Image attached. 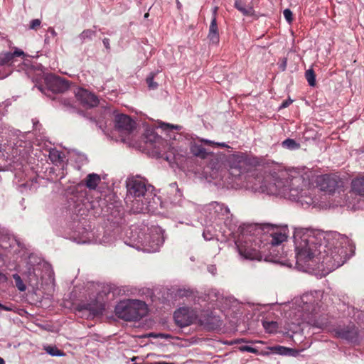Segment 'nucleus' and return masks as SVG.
Listing matches in <instances>:
<instances>
[{"label": "nucleus", "instance_id": "obj_1", "mask_svg": "<svg viewBox=\"0 0 364 364\" xmlns=\"http://www.w3.org/2000/svg\"><path fill=\"white\" fill-rule=\"evenodd\" d=\"M296 264L302 268H313L321 263L328 271L343 264L353 246L345 235L336 232L315 234L304 228L294 234Z\"/></svg>", "mask_w": 364, "mask_h": 364}, {"label": "nucleus", "instance_id": "obj_2", "mask_svg": "<svg viewBox=\"0 0 364 364\" xmlns=\"http://www.w3.org/2000/svg\"><path fill=\"white\" fill-rule=\"evenodd\" d=\"M116 315L124 321L139 320L147 313L145 302L137 299H127L119 301L115 306Z\"/></svg>", "mask_w": 364, "mask_h": 364}, {"label": "nucleus", "instance_id": "obj_3", "mask_svg": "<svg viewBox=\"0 0 364 364\" xmlns=\"http://www.w3.org/2000/svg\"><path fill=\"white\" fill-rule=\"evenodd\" d=\"M258 158L245 154L232 155L230 159V166L232 175H240L248 172L259 164Z\"/></svg>", "mask_w": 364, "mask_h": 364}, {"label": "nucleus", "instance_id": "obj_4", "mask_svg": "<svg viewBox=\"0 0 364 364\" xmlns=\"http://www.w3.org/2000/svg\"><path fill=\"white\" fill-rule=\"evenodd\" d=\"M255 230L258 232H263L269 235V238L266 239L267 242L272 246H277L286 241L287 239L288 230L287 226L280 227L271 224H264L257 226Z\"/></svg>", "mask_w": 364, "mask_h": 364}, {"label": "nucleus", "instance_id": "obj_5", "mask_svg": "<svg viewBox=\"0 0 364 364\" xmlns=\"http://www.w3.org/2000/svg\"><path fill=\"white\" fill-rule=\"evenodd\" d=\"M127 189L129 194L135 198L132 201V209L134 213H139L144 210V204H140L139 199L146 192V188L144 181L139 177L129 178L127 182Z\"/></svg>", "mask_w": 364, "mask_h": 364}, {"label": "nucleus", "instance_id": "obj_6", "mask_svg": "<svg viewBox=\"0 0 364 364\" xmlns=\"http://www.w3.org/2000/svg\"><path fill=\"white\" fill-rule=\"evenodd\" d=\"M316 183L322 191L333 193L339 191L343 186V181L336 174H324L317 177Z\"/></svg>", "mask_w": 364, "mask_h": 364}, {"label": "nucleus", "instance_id": "obj_7", "mask_svg": "<svg viewBox=\"0 0 364 364\" xmlns=\"http://www.w3.org/2000/svg\"><path fill=\"white\" fill-rule=\"evenodd\" d=\"M173 318L178 326L186 327L193 323L196 321L198 315L195 310L182 307L174 312Z\"/></svg>", "mask_w": 364, "mask_h": 364}, {"label": "nucleus", "instance_id": "obj_8", "mask_svg": "<svg viewBox=\"0 0 364 364\" xmlns=\"http://www.w3.org/2000/svg\"><path fill=\"white\" fill-rule=\"evenodd\" d=\"M144 141L147 148L154 149L156 154L163 151L166 141L153 129H147L144 134Z\"/></svg>", "mask_w": 364, "mask_h": 364}, {"label": "nucleus", "instance_id": "obj_9", "mask_svg": "<svg viewBox=\"0 0 364 364\" xmlns=\"http://www.w3.org/2000/svg\"><path fill=\"white\" fill-rule=\"evenodd\" d=\"M134 122L128 115L119 114L114 118V127L119 133L129 134L134 128Z\"/></svg>", "mask_w": 364, "mask_h": 364}, {"label": "nucleus", "instance_id": "obj_10", "mask_svg": "<svg viewBox=\"0 0 364 364\" xmlns=\"http://www.w3.org/2000/svg\"><path fill=\"white\" fill-rule=\"evenodd\" d=\"M237 249L239 254L245 259L250 260H261L262 258L260 251L255 247H252V245H249L247 242H245L244 245H237Z\"/></svg>", "mask_w": 364, "mask_h": 364}, {"label": "nucleus", "instance_id": "obj_11", "mask_svg": "<svg viewBox=\"0 0 364 364\" xmlns=\"http://www.w3.org/2000/svg\"><path fill=\"white\" fill-rule=\"evenodd\" d=\"M77 100L85 106L89 107H96L99 100L96 95L85 89H80L76 93Z\"/></svg>", "mask_w": 364, "mask_h": 364}, {"label": "nucleus", "instance_id": "obj_12", "mask_svg": "<svg viewBox=\"0 0 364 364\" xmlns=\"http://www.w3.org/2000/svg\"><path fill=\"white\" fill-rule=\"evenodd\" d=\"M216 12H217V8L215 9L213 12V16L210 24L209 27V31L208 35V38L209 41L214 44H218L219 43L220 37H219V32H218V27L217 24V19H216Z\"/></svg>", "mask_w": 364, "mask_h": 364}, {"label": "nucleus", "instance_id": "obj_13", "mask_svg": "<svg viewBox=\"0 0 364 364\" xmlns=\"http://www.w3.org/2000/svg\"><path fill=\"white\" fill-rule=\"evenodd\" d=\"M25 55L24 52L17 48H15L14 53H0V66L11 65L14 57H24Z\"/></svg>", "mask_w": 364, "mask_h": 364}, {"label": "nucleus", "instance_id": "obj_14", "mask_svg": "<svg viewBox=\"0 0 364 364\" xmlns=\"http://www.w3.org/2000/svg\"><path fill=\"white\" fill-rule=\"evenodd\" d=\"M336 335L339 338L352 341L357 338L358 331L353 326L347 328L338 329L336 331Z\"/></svg>", "mask_w": 364, "mask_h": 364}, {"label": "nucleus", "instance_id": "obj_15", "mask_svg": "<svg viewBox=\"0 0 364 364\" xmlns=\"http://www.w3.org/2000/svg\"><path fill=\"white\" fill-rule=\"evenodd\" d=\"M191 152L196 156L203 159L207 158L208 153L205 149L198 141H191L190 144Z\"/></svg>", "mask_w": 364, "mask_h": 364}, {"label": "nucleus", "instance_id": "obj_16", "mask_svg": "<svg viewBox=\"0 0 364 364\" xmlns=\"http://www.w3.org/2000/svg\"><path fill=\"white\" fill-rule=\"evenodd\" d=\"M251 180L250 183H252V184H247L248 188H251L255 192H264L266 191V187L263 185V177L262 176L251 178Z\"/></svg>", "mask_w": 364, "mask_h": 364}, {"label": "nucleus", "instance_id": "obj_17", "mask_svg": "<svg viewBox=\"0 0 364 364\" xmlns=\"http://www.w3.org/2000/svg\"><path fill=\"white\" fill-rule=\"evenodd\" d=\"M100 177L96 173H90L85 178L86 186L91 190H95L100 182Z\"/></svg>", "mask_w": 364, "mask_h": 364}, {"label": "nucleus", "instance_id": "obj_18", "mask_svg": "<svg viewBox=\"0 0 364 364\" xmlns=\"http://www.w3.org/2000/svg\"><path fill=\"white\" fill-rule=\"evenodd\" d=\"M352 190L360 196H364V176L352 181Z\"/></svg>", "mask_w": 364, "mask_h": 364}, {"label": "nucleus", "instance_id": "obj_19", "mask_svg": "<svg viewBox=\"0 0 364 364\" xmlns=\"http://www.w3.org/2000/svg\"><path fill=\"white\" fill-rule=\"evenodd\" d=\"M48 157L53 164H58L63 161L64 154L58 150L52 149L49 152Z\"/></svg>", "mask_w": 364, "mask_h": 364}, {"label": "nucleus", "instance_id": "obj_20", "mask_svg": "<svg viewBox=\"0 0 364 364\" xmlns=\"http://www.w3.org/2000/svg\"><path fill=\"white\" fill-rule=\"evenodd\" d=\"M235 6L237 10H239L245 16H251L252 14V8L247 7L240 1H235Z\"/></svg>", "mask_w": 364, "mask_h": 364}, {"label": "nucleus", "instance_id": "obj_21", "mask_svg": "<svg viewBox=\"0 0 364 364\" xmlns=\"http://www.w3.org/2000/svg\"><path fill=\"white\" fill-rule=\"evenodd\" d=\"M263 327L266 332L269 333H275L278 330V323L275 321H264Z\"/></svg>", "mask_w": 364, "mask_h": 364}, {"label": "nucleus", "instance_id": "obj_22", "mask_svg": "<svg viewBox=\"0 0 364 364\" xmlns=\"http://www.w3.org/2000/svg\"><path fill=\"white\" fill-rule=\"evenodd\" d=\"M269 349L274 353L279 355H289L290 352L292 350L289 348H287L284 346H277L274 347L269 348Z\"/></svg>", "mask_w": 364, "mask_h": 364}, {"label": "nucleus", "instance_id": "obj_23", "mask_svg": "<svg viewBox=\"0 0 364 364\" xmlns=\"http://www.w3.org/2000/svg\"><path fill=\"white\" fill-rule=\"evenodd\" d=\"M87 309H88L91 312V314L94 316H95L102 314L103 311L105 310V307L104 305L102 304L97 305L96 307H92L90 304H88Z\"/></svg>", "mask_w": 364, "mask_h": 364}, {"label": "nucleus", "instance_id": "obj_24", "mask_svg": "<svg viewBox=\"0 0 364 364\" xmlns=\"http://www.w3.org/2000/svg\"><path fill=\"white\" fill-rule=\"evenodd\" d=\"M305 77L310 86L314 87L316 85V76L312 69H309L306 71Z\"/></svg>", "mask_w": 364, "mask_h": 364}, {"label": "nucleus", "instance_id": "obj_25", "mask_svg": "<svg viewBox=\"0 0 364 364\" xmlns=\"http://www.w3.org/2000/svg\"><path fill=\"white\" fill-rule=\"evenodd\" d=\"M13 278L15 281L16 287L21 291H24L26 289V287L21 279V277L18 274H13Z\"/></svg>", "mask_w": 364, "mask_h": 364}, {"label": "nucleus", "instance_id": "obj_26", "mask_svg": "<svg viewBox=\"0 0 364 364\" xmlns=\"http://www.w3.org/2000/svg\"><path fill=\"white\" fill-rule=\"evenodd\" d=\"M283 146L289 149H296L299 147V144L294 139H287L282 142Z\"/></svg>", "mask_w": 364, "mask_h": 364}, {"label": "nucleus", "instance_id": "obj_27", "mask_svg": "<svg viewBox=\"0 0 364 364\" xmlns=\"http://www.w3.org/2000/svg\"><path fill=\"white\" fill-rule=\"evenodd\" d=\"M212 206L215 209V210L220 211L222 214H227L229 213V209L228 207H225L223 204H220L217 202H214L211 204Z\"/></svg>", "mask_w": 364, "mask_h": 364}, {"label": "nucleus", "instance_id": "obj_28", "mask_svg": "<svg viewBox=\"0 0 364 364\" xmlns=\"http://www.w3.org/2000/svg\"><path fill=\"white\" fill-rule=\"evenodd\" d=\"M95 35V31L91 29H87L83 31L80 35V38L81 40L85 41L86 39H90Z\"/></svg>", "mask_w": 364, "mask_h": 364}, {"label": "nucleus", "instance_id": "obj_29", "mask_svg": "<svg viewBox=\"0 0 364 364\" xmlns=\"http://www.w3.org/2000/svg\"><path fill=\"white\" fill-rule=\"evenodd\" d=\"M198 141L203 142L205 144L208 145H215L222 148H226L228 147V146L225 143H215L213 141L208 140V139H198Z\"/></svg>", "mask_w": 364, "mask_h": 364}, {"label": "nucleus", "instance_id": "obj_30", "mask_svg": "<svg viewBox=\"0 0 364 364\" xmlns=\"http://www.w3.org/2000/svg\"><path fill=\"white\" fill-rule=\"evenodd\" d=\"M193 292L189 289H178L176 291V296L180 298L182 297H189L192 295Z\"/></svg>", "mask_w": 364, "mask_h": 364}, {"label": "nucleus", "instance_id": "obj_31", "mask_svg": "<svg viewBox=\"0 0 364 364\" xmlns=\"http://www.w3.org/2000/svg\"><path fill=\"white\" fill-rule=\"evenodd\" d=\"M160 127L164 130H168V129L180 130L181 128V126H178V125H173V124H170L164 123V122L160 124Z\"/></svg>", "mask_w": 364, "mask_h": 364}, {"label": "nucleus", "instance_id": "obj_32", "mask_svg": "<svg viewBox=\"0 0 364 364\" xmlns=\"http://www.w3.org/2000/svg\"><path fill=\"white\" fill-rule=\"evenodd\" d=\"M46 350L51 355L60 356L63 355V353L57 348L48 346Z\"/></svg>", "mask_w": 364, "mask_h": 364}, {"label": "nucleus", "instance_id": "obj_33", "mask_svg": "<svg viewBox=\"0 0 364 364\" xmlns=\"http://www.w3.org/2000/svg\"><path fill=\"white\" fill-rule=\"evenodd\" d=\"M146 83L150 90L156 89L158 87L157 82L154 80V75L149 76L146 78Z\"/></svg>", "mask_w": 364, "mask_h": 364}, {"label": "nucleus", "instance_id": "obj_34", "mask_svg": "<svg viewBox=\"0 0 364 364\" xmlns=\"http://www.w3.org/2000/svg\"><path fill=\"white\" fill-rule=\"evenodd\" d=\"M41 21L40 19H33L29 24V28L32 30H37L41 26Z\"/></svg>", "mask_w": 364, "mask_h": 364}, {"label": "nucleus", "instance_id": "obj_35", "mask_svg": "<svg viewBox=\"0 0 364 364\" xmlns=\"http://www.w3.org/2000/svg\"><path fill=\"white\" fill-rule=\"evenodd\" d=\"M283 14H284V16L285 18V19L289 22V23H291L293 20V18H292V12L291 11L290 9H286L284 12H283Z\"/></svg>", "mask_w": 364, "mask_h": 364}, {"label": "nucleus", "instance_id": "obj_36", "mask_svg": "<svg viewBox=\"0 0 364 364\" xmlns=\"http://www.w3.org/2000/svg\"><path fill=\"white\" fill-rule=\"evenodd\" d=\"M240 350L241 351H247V352H250V353H258L257 349L252 348L251 346H241V347H240Z\"/></svg>", "mask_w": 364, "mask_h": 364}, {"label": "nucleus", "instance_id": "obj_37", "mask_svg": "<svg viewBox=\"0 0 364 364\" xmlns=\"http://www.w3.org/2000/svg\"><path fill=\"white\" fill-rule=\"evenodd\" d=\"M7 281H8L7 276L4 273L0 272V284L6 283Z\"/></svg>", "mask_w": 364, "mask_h": 364}, {"label": "nucleus", "instance_id": "obj_38", "mask_svg": "<svg viewBox=\"0 0 364 364\" xmlns=\"http://www.w3.org/2000/svg\"><path fill=\"white\" fill-rule=\"evenodd\" d=\"M292 102L293 101L291 100L284 101L282 103L280 108L282 109V108H286V107H289L292 103Z\"/></svg>", "mask_w": 364, "mask_h": 364}, {"label": "nucleus", "instance_id": "obj_39", "mask_svg": "<svg viewBox=\"0 0 364 364\" xmlns=\"http://www.w3.org/2000/svg\"><path fill=\"white\" fill-rule=\"evenodd\" d=\"M0 309L6 311H11L13 310V308L11 306H5L1 304H0Z\"/></svg>", "mask_w": 364, "mask_h": 364}, {"label": "nucleus", "instance_id": "obj_40", "mask_svg": "<svg viewBox=\"0 0 364 364\" xmlns=\"http://www.w3.org/2000/svg\"><path fill=\"white\" fill-rule=\"evenodd\" d=\"M103 44L105 46V47L107 49V50H109L110 49V46H109V40L108 38H104L103 41Z\"/></svg>", "mask_w": 364, "mask_h": 364}, {"label": "nucleus", "instance_id": "obj_41", "mask_svg": "<svg viewBox=\"0 0 364 364\" xmlns=\"http://www.w3.org/2000/svg\"><path fill=\"white\" fill-rule=\"evenodd\" d=\"M156 364H175L173 363H166V362H158Z\"/></svg>", "mask_w": 364, "mask_h": 364}, {"label": "nucleus", "instance_id": "obj_42", "mask_svg": "<svg viewBox=\"0 0 364 364\" xmlns=\"http://www.w3.org/2000/svg\"><path fill=\"white\" fill-rule=\"evenodd\" d=\"M252 343H263V341H252Z\"/></svg>", "mask_w": 364, "mask_h": 364}, {"label": "nucleus", "instance_id": "obj_43", "mask_svg": "<svg viewBox=\"0 0 364 364\" xmlns=\"http://www.w3.org/2000/svg\"><path fill=\"white\" fill-rule=\"evenodd\" d=\"M213 274H214L213 272V270H215V268L214 267H210V269H209Z\"/></svg>", "mask_w": 364, "mask_h": 364}, {"label": "nucleus", "instance_id": "obj_44", "mask_svg": "<svg viewBox=\"0 0 364 364\" xmlns=\"http://www.w3.org/2000/svg\"><path fill=\"white\" fill-rule=\"evenodd\" d=\"M0 364H5L4 360L0 357Z\"/></svg>", "mask_w": 364, "mask_h": 364}, {"label": "nucleus", "instance_id": "obj_45", "mask_svg": "<svg viewBox=\"0 0 364 364\" xmlns=\"http://www.w3.org/2000/svg\"><path fill=\"white\" fill-rule=\"evenodd\" d=\"M177 5H178V7L179 8L181 6V4L178 1H177Z\"/></svg>", "mask_w": 364, "mask_h": 364}, {"label": "nucleus", "instance_id": "obj_46", "mask_svg": "<svg viewBox=\"0 0 364 364\" xmlns=\"http://www.w3.org/2000/svg\"><path fill=\"white\" fill-rule=\"evenodd\" d=\"M148 16H149V14L147 13V14H146L144 15V17H145V18H146V17H148Z\"/></svg>", "mask_w": 364, "mask_h": 364}]
</instances>
